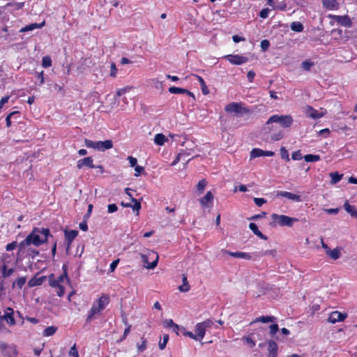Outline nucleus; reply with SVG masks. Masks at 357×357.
I'll return each instance as SVG.
<instances>
[{
  "label": "nucleus",
  "mask_w": 357,
  "mask_h": 357,
  "mask_svg": "<svg viewBox=\"0 0 357 357\" xmlns=\"http://www.w3.org/2000/svg\"><path fill=\"white\" fill-rule=\"evenodd\" d=\"M118 210V207L115 204H109L107 206V211L109 213H112Z\"/></svg>",
  "instance_id": "obj_59"
},
{
  "label": "nucleus",
  "mask_w": 357,
  "mask_h": 357,
  "mask_svg": "<svg viewBox=\"0 0 357 357\" xmlns=\"http://www.w3.org/2000/svg\"><path fill=\"white\" fill-rule=\"evenodd\" d=\"M167 140V137L162 133H158L155 135L154 138V142L157 145L162 146L165 144V142Z\"/></svg>",
  "instance_id": "obj_32"
},
{
  "label": "nucleus",
  "mask_w": 357,
  "mask_h": 357,
  "mask_svg": "<svg viewBox=\"0 0 357 357\" xmlns=\"http://www.w3.org/2000/svg\"><path fill=\"white\" fill-rule=\"evenodd\" d=\"M13 314H14V310L10 307H8L5 312V314L0 317V327L1 326L2 323L4 320L10 326L15 325V320L13 317Z\"/></svg>",
  "instance_id": "obj_10"
},
{
  "label": "nucleus",
  "mask_w": 357,
  "mask_h": 357,
  "mask_svg": "<svg viewBox=\"0 0 357 357\" xmlns=\"http://www.w3.org/2000/svg\"><path fill=\"white\" fill-rule=\"evenodd\" d=\"M109 298L107 296L103 294L92 305L91 310L89 311L86 321L91 322L96 315L100 314L108 305Z\"/></svg>",
  "instance_id": "obj_2"
},
{
  "label": "nucleus",
  "mask_w": 357,
  "mask_h": 357,
  "mask_svg": "<svg viewBox=\"0 0 357 357\" xmlns=\"http://www.w3.org/2000/svg\"><path fill=\"white\" fill-rule=\"evenodd\" d=\"M56 330H57V327H56V326H48L44 330L43 335V336H46V337L53 335L56 333Z\"/></svg>",
  "instance_id": "obj_33"
},
{
  "label": "nucleus",
  "mask_w": 357,
  "mask_h": 357,
  "mask_svg": "<svg viewBox=\"0 0 357 357\" xmlns=\"http://www.w3.org/2000/svg\"><path fill=\"white\" fill-rule=\"evenodd\" d=\"M260 46L263 51H266L270 46V43L268 40H263L261 42Z\"/></svg>",
  "instance_id": "obj_55"
},
{
  "label": "nucleus",
  "mask_w": 357,
  "mask_h": 357,
  "mask_svg": "<svg viewBox=\"0 0 357 357\" xmlns=\"http://www.w3.org/2000/svg\"><path fill=\"white\" fill-rule=\"evenodd\" d=\"M183 284L178 287V289L182 292H187L190 290V286L188 282L187 276L185 274L182 275Z\"/></svg>",
  "instance_id": "obj_28"
},
{
  "label": "nucleus",
  "mask_w": 357,
  "mask_h": 357,
  "mask_svg": "<svg viewBox=\"0 0 357 357\" xmlns=\"http://www.w3.org/2000/svg\"><path fill=\"white\" fill-rule=\"evenodd\" d=\"M13 268H7V266L4 264L2 266V275L3 278H8L13 273Z\"/></svg>",
  "instance_id": "obj_38"
},
{
  "label": "nucleus",
  "mask_w": 357,
  "mask_h": 357,
  "mask_svg": "<svg viewBox=\"0 0 357 357\" xmlns=\"http://www.w3.org/2000/svg\"><path fill=\"white\" fill-rule=\"evenodd\" d=\"M225 58L231 63L234 65H241L246 63L248 59L247 57L241 56V55H232L229 54L225 56Z\"/></svg>",
  "instance_id": "obj_11"
},
{
  "label": "nucleus",
  "mask_w": 357,
  "mask_h": 357,
  "mask_svg": "<svg viewBox=\"0 0 357 357\" xmlns=\"http://www.w3.org/2000/svg\"><path fill=\"white\" fill-rule=\"evenodd\" d=\"M185 152L180 153L177 155L176 159L172 162V166H174L179 160H181L185 155H188Z\"/></svg>",
  "instance_id": "obj_54"
},
{
  "label": "nucleus",
  "mask_w": 357,
  "mask_h": 357,
  "mask_svg": "<svg viewBox=\"0 0 357 357\" xmlns=\"http://www.w3.org/2000/svg\"><path fill=\"white\" fill-rule=\"evenodd\" d=\"M139 255L145 268L153 269L157 266L159 257L154 251L147 250L146 253H140Z\"/></svg>",
  "instance_id": "obj_3"
},
{
  "label": "nucleus",
  "mask_w": 357,
  "mask_h": 357,
  "mask_svg": "<svg viewBox=\"0 0 357 357\" xmlns=\"http://www.w3.org/2000/svg\"><path fill=\"white\" fill-rule=\"evenodd\" d=\"M331 178V184L334 185L338 183L342 178L343 174H339L337 172L330 173Z\"/></svg>",
  "instance_id": "obj_31"
},
{
  "label": "nucleus",
  "mask_w": 357,
  "mask_h": 357,
  "mask_svg": "<svg viewBox=\"0 0 357 357\" xmlns=\"http://www.w3.org/2000/svg\"><path fill=\"white\" fill-rule=\"evenodd\" d=\"M17 243L16 241H13L10 243H8L6 247V249L7 251H11L13 250H14L15 248H17Z\"/></svg>",
  "instance_id": "obj_61"
},
{
  "label": "nucleus",
  "mask_w": 357,
  "mask_h": 357,
  "mask_svg": "<svg viewBox=\"0 0 357 357\" xmlns=\"http://www.w3.org/2000/svg\"><path fill=\"white\" fill-rule=\"evenodd\" d=\"M291 29L294 31L301 32L303 30V26L299 22H294L291 24Z\"/></svg>",
  "instance_id": "obj_37"
},
{
  "label": "nucleus",
  "mask_w": 357,
  "mask_h": 357,
  "mask_svg": "<svg viewBox=\"0 0 357 357\" xmlns=\"http://www.w3.org/2000/svg\"><path fill=\"white\" fill-rule=\"evenodd\" d=\"M280 154H281V158L282 159L285 160L286 161L290 160L288 151L285 149V147H281Z\"/></svg>",
  "instance_id": "obj_45"
},
{
  "label": "nucleus",
  "mask_w": 357,
  "mask_h": 357,
  "mask_svg": "<svg viewBox=\"0 0 357 357\" xmlns=\"http://www.w3.org/2000/svg\"><path fill=\"white\" fill-rule=\"evenodd\" d=\"M130 87H125V88H122V89H120L119 90H117L116 93V96L117 97H119L123 94H125L126 93H127L128 91H129L130 90Z\"/></svg>",
  "instance_id": "obj_53"
},
{
  "label": "nucleus",
  "mask_w": 357,
  "mask_h": 357,
  "mask_svg": "<svg viewBox=\"0 0 357 357\" xmlns=\"http://www.w3.org/2000/svg\"><path fill=\"white\" fill-rule=\"evenodd\" d=\"M341 248H336L333 250H330L327 255L333 260L339 259L341 256Z\"/></svg>",
  "instance_id": "obj_27"
},
{
  "label": "nucleus",
  "mask_w": 357,
  "mask_h": 357,
  "mask_svg": "<svg viewBox=\"0 0 357 357\" xmlns=\"http://www.w3.org/2000/svg\"><path fill=\"white\" fill-rule=\"evenodd\" d=\"M85 145L88 147V148H93L94 149H97V144H98V142H93L92 140H90V139H86L85 141Z\"/></svg>",
  "instance_id": "obj_47"
},
{
  "label": "nucleus",
  "mask_w": 357,
  "mask_h": 357,
  "mask_svg": "<svg viewBox=\"0 0 357 357\" xmlns=\"http://www.w3.org/2000/svg\"><path fill=\"white\" fill-rule=\"evenodd\" d=\"M49 283H50V285L52 287H54V288H57L59 287V286H61V284L59 283V281L54 279V275L52 274L50 275L49 277Z\"/></svg>",
  "instance_id": "obj_41"
},
{
  "label": "nucleus",
  "mask_w": 357,
  "mask_h": 357,
  "mask_svg": "<svg viewBox=\"0 0 357 357\" xmlns=\"http://www.w3.org/2000/svg\"><path fill=\"white\" fill-rule=\"evenodd\" d=\"M268 355L267 357H277L278 346V344L273 340L268 341Z\"/></svg>",
  "instance_id": "obj_14"
},
{
  "label": "nucleus",
  "mask_w": 357,
  "mask_h": 357,
  "mask_svg": "<svg viewBox=\"0 0 357 357\" xmlns=\"http://www.w3.org/2000/svg\"><path fill=\"white\" fill-rule=\"evenodd\" d=\"M291 158L294 160H299L303 158V155L301 153V151L300 150H298L296 151H294L291 155Z\"/></svg>",
  "instance_id": "obj_49"
},
{
  "label": "nucleus",
  "mask_w": 357,
  "mask_h": 357,
  "mask_svg": "<svg viewBox=\"0 0 357 357\" xmlns=\"http://www.w3.org/2000/svg\"><path fill=\"white\" fill-rule=\"evenodd\" d=\"M268 1V4L271 6L273 8H278V9H280V10H284L286 7V5H283V6H275V0H267Z\"/></svg>",
  "instance_id": "obj_50"
},
{
  "label": "nucleus",
  "mask_w": 357,
  "mask_h": 357,
  "mask_svg": "<svg viewBox=\"0 0 357 357\" xmlns=\"http://www.w3.org/2000/svg\"><path fill=\"white\" fill-rule=\"evenodd\" d=\"M273 123H278L283 128H289L293 123V119L290 115H278L275 114L271 116L266 121V126H268L270 124ZM268 130H271V128L268 127Z\"/></svg>",
  "instance_id": "obj_4"
},
{
  "label": "nucleus",
  "mask_w": 357,
  "mask_h": 357,
  "mask_svg": "<svg viewBox=\"0 0 357 357\" xmlns=\"http://www.w3.org/2000/svg\"><path fill=\"white\" fill-rule=\"evenodd\" d=\"M142 342L137 343V347L139 351L142 352L146 348V340L144 338H141Z\"/></svg>",
  "instance_id": "obj_44"
},
{
  "label": "nucleus",
  "mask_w": 357,
  "mask_h": 357,
  "mask_svg": "<svg viewBox=\"0 0 357 357\" xmlns=\"http://www.w3.org/2000/svg\"><path fill=\"white\" fill-rule=\"evenodd\" d=\"M275 155V153L271 151H264L260 149H253L250 152V158H255L262 156L271 157Z\"/></svg>",
  "instance_id": "obj_12"
},
{
  "label": "nucleus",
  "mask_w": 357,
  "mask_h": 357,
  "mask_svg": "<svg viewBox=\"0 0 357 357\" xmlns=\"http://www.w3.org/2000/svg\"><path fill=\"white\" fill-rule=\"evenodd\" d=\"M344 208L347 213H350V215H351V213L355 210V207L350 205L347 202L344 203Z\"/></svg>",
  "instance_id": "obj_52"
},
{
  "label": "nucleus",
  "mask_w": 357,
  "mask_h": 357,
  "mask_svg": "<svg viewBox=\"0 0 357 357\" xmlns=\"http://www.w3.org/2000/svg\"><path fill=\"white\" fill-rule=\"evenodd\" d=\"M213 195L211 191L206 192V194L200 199V204L204 206H208L209 202H212L213 200Z\"/></svg>",
  "instance_id": "obj_25"
},
{
  "label": "nucleus",
  "mask_w": 357,
  "mask_h": 357,
  "mask_svg": "<svg viewBox=\"0 0 357 357\" xmlns=\"http://www.w3.org/2000/svg\"><path fill=\"white\" fill-rule=\"evenodd\" d=\"M69 355L72 356L73 357H79V354L77 350V348L75 347V344H74L70 349Z\"/></svg>",
  "instance_id": "obj_58"
},
{
  "label": "nucleus",
  "mask_w": 357,
  "mask_h": 357,
  "mask_svg": "<svg viewBox=\"0 0 357 357\" xmlns=\"http://www.w3.org/2000/svg\"><path fill=\"white\" fill-rule=\"evenodd\" d=\"M119 263V259H116L114 261H113L111 264H110V266H109V269H110V272H114V270L116 269L118 264Z\"/></svg>",
  "instance_id": "obj_63"
},
{
  "label": "nucleus",
  "mask_w": 357,
  "mask_h": 357,
  "mask_svg": "<svg viewBox=\"0 0 357 357\" xmlns=\"http://www.w3.org/2000/svg\"><path fill=\"white\" fill-rule=\"evenodd\" d=\"M223 253H225L227 255H229L231 257H236V258H241L245 259H251L252 256L250 253L244 252H231L229 250H223Z\"/></svg>",
  "instance_id": "obj_15"
},
{
  "label": "nucleus",
  "mask_w": 357,
  "mask_h": 357,
  "mask_svg": "<svg viewBox=\"0 0 357 357\" xmlns=\"http://www.w3.org/2000/svg\"><path fill=\"white\" fill-rule=\"evenodd\" d=\"M324 6L329 10H335L338 8V3L336 0H322Z\"/></svg>",
  "instance_id": "obj_24"
},
{
  "label": "nucleus",
  "mask_w": 357,
  "mask_h": 357,
  "mask_svg": "<svg viewBox=\"0 0 357 357\" xmlns=\"http://www.w3.org/2000/svg\"><path fill=\"white\" fill-rule=\"evenodd\" d=\"M117 72V68L114 63L111 64L110 76L115 77Z\"/></svg>",
  "instance_id": "obj_62"
},
{
  "label": "nucleus",
  "mask_w": 357,
  "mask_h": 357,
  "mask_svg": "<svg viewBox=\"0 0 357 357\" xmlns=\"http://www.w3.org/2000/svg\"><path fill=\"white\" fill-rule=\"evenodd\" d=\"M84 166H86L89 168L96 167L93 163V159L91 157H86L77 161V167L78 169H82Z\"/></svg>",
  "instance_id": "obj_18"
},
{
  "label": "nucleus",
  "mask_w": 357,
  "mask_h": 357,
  "mask_svg": "<svg viewBox=\"0 0 357 357\" xmlns=\"http://www.w3.org/2000/svg\"><path fill=\"white\" fill-rule=\"evenodd\" d=\"M78 231L70 230L65 231V238L68 243V246H70L73 241L77 236Z\"/></svg>",
  "instance_id": "obj_22"
},
{
  "label": "nucleus",
  "mask_w": 357,
  "mask_h": 357,
  "mask_svg": "<svg viewBox=\"0 0 357 357\" xmlns=\"http://www.w3.org/2000/svg\"><path fill=\"white\" fill-rule=\"evenodd\" d=\"M283 137V133L282 132H278L277 133L273 134L271 137V139L273 141L280 140Z\"/></svg>",
  "instance_id": "obj_56"
},
{
  "label": "nucleus",
  "mask_w": 357,
  "mask_h": 357,
  "mask_svg": "<svg viewBox=\"0 0 357 357\" xmlns=\"http://www.w3.org/2000/svg\"><path fill=\"white\" fill-rule=\"evenodd\" d=\"M276 320V318L273 316H261L257 317L253 322H262V323H268V322H274Z\"/></svg>",
  "instance_id": "obj_29"
},
{
  "label": "nucleus",
  "mask_w": 357,
  "mask_h": 357,
  "mask_svg": "<svg viewBox=\"0 0 357 357\" xmlns=\"http://www.w3.org/2000/svg\"><path fill=\"white\" fill-rule=\"evenodd\" d=\"M252 334L248 336H245L242 338L243 340L245 342V343L250 348H253L256 345L255 340L251 337Z\"/></svg>",
  "instance_id": "obj_35"
},
{
  "label": "nucleus",
  "mask_w": 357,
  "mask_h": 357,
  "mask_svg": "<svg viewBox=\"0 0 357 357\" xmlns=\"http://www.w3.org/2000/svg\"><path fill=\"white\" fill-rule=\"evenodd\" d=\"M213 325V321L208 319L203 322L198 323L195 326V333L196 335H197L198 340L201 341L204 338L206 330L209 328H211Z\"/></svg>",
  "instance_id": "obj_7"
},
{
  "label": "nucleus",
  "mask_w": 357,
  "mask_h": 357,
  "mask_svg": "<svg viewBox=\"0 0 357 357\" xmlns=\"http://www.w3.org/2000/svg\"><path fill=\"white\" fill-rule=\"evenodd\" d=\"M206 184L207 181L205 179H202L199 181V183L197 185V190L199 194H202L204 192V188L206 186Z\"/></svg>",
  "instance_id": "obj_40"
},
{
  "label": "nucleus",
  "mask_w": 357,
  "mask_h": 357,
  "mask_svg": "<svg viewBox=\"0 0 357 357\" xmlns=\"http://www.w3.org/2000/svg\"><path fill=\"white\" fill-rule=\"evenodd\" d=\"M46 280V276H40L39 278H33L29 281V287H35L41 285Z\"/></svg>",
  "instance_id": "obj_23"
},
{
  "label": "nucleus",
  "mask_w": 357,
  "mask_h": 357,
  "mask_svg": "<svg viewBox=\"0 0 357 357\" xmlns=\"http://www.w3.org/2000/svg\"><path fill=\"white\" fill-rule=\"evenodd\" d=\"M42 66L44 68H48L52 66V59L50 56H44L42 59Z\"/></svg>",
  "instance_id": "obj_43"
},
{
  "label": "nucleus",
  "mask_w": 357,
  "mask_h": 357,
  "mask_svg": "<svg viewBox=\"0 0 357 357\" xmlns=\"http://www.w3.org/2000/svg\"><path fill=\"white\" fill-rule=\"evenodd\" d=\"M301 66L304 70L309 71L314 66V63L310 60H306L302 63Z\"/></svg>",
  "instance_id": "obj_42"
},
{
  "label": "nucleus",
  "mask_w": 357,
  "mask_h": 357,
  "mask_svg": "<svg viewBox=\"0 0 357 357\" xmlns=\"http://www.w3.org/2000/svg\"><path fill=\"white\" fill-rule=\"evenodd\" d=\"M305 112L309 117L314 119H319L324 116V112H319L311 106H307L305 108Z\"/></svg>",
  "instance_id": "obj_17"
},
{
  "label": "nucleus",
  "mask_w": 357,
  "mask_h": 357,
  "mask_svg": "<svg viewBox=\"0 0 357 357\" xmlns=\"http://www.w3.org/2000/svg\"><path fill=\"white\" fill-rule=\"evenodd\" d=\"M271 218L282 227H291L294 222L298 221V219L296 218H291L284 215H278L276 213L272 214Z\"/></svg>",
  "instance_id": "obj_8"
},
{
  "label": "nucleus",
  "mask_w": 357,
  "mask_h": 357,
  "mask_svg": "<svg viewBox=\"0 0 357 357\" xmlns=\"http://www.w3.org/2000/svg\"><path fill=\"white\" fill-rule=\"evenodd\" d=\"M131 202L133 204L131 203V206H130L129 208H132L134 211H136L138 213L141 208V203L135 198H132Z\"/></svg>",
  "instance_id": "obj_39"
},
{
  "label": "nucleus",
  "mask_w": 357,
  "mask_h": 357,
  "mask_svg": "<svg viewBox=\"0 0 357 357\" xmlns=\"http://www.w3.org/2000/svg\"><path fill=\"white\" fill-rule=\"evenodd\" d=\"M347 315L344 313H341L338 311H335L331 313L328 321L330 323L335 324L337 321H342L347 318Z\"/></svg>",
  "instance_id": "obj_13"
},
{
  "label": "nucleus",
  "mask_w": 357,
  "mask_h": 357,
  "mask_svg": "<svg viewBox=\"0 0 357 357\" xmlns=\"http://www.w3.org/2000/svg\"><path fill=\"white\" fill-rule=\"evenodd\" d=\"M196 77L197 78L199 84H200V86H201V89H202V92L204 95H208L209 93V90L204 80V79L199 76V75H195Z\"/></svg>",
  "instance_id": "obj_30"
},
{
  "label": "nucleus",
  "mask_w": 357,
  "mask_h": 357,
  "mask_svg": "<svg viewBox=\"0 0 357 357\" xmlns=\"http://www.w3.org/2000/svg\"><path fill=\"white\" fill-rule=\"evenodd\" d=\"M303 158L304 160L307 162H317L320 160V156L319 155L307 154L305 155Z\"/></svg>",
  "instance_id": "obj_36"
},
{
  "label": "nucleus",
  "mask_w": 357,
  "mask_h": 357,
  "mask_svg": "<svg viewBox=\"0 0 357 357\" xmlns=\"http://www.w3.org/2000/svg\"><path fill=\"white\" fill-rule=\"evenodd\" d=\"M254 202L257 206H261L266 202V200L264 198H254Z\"/></svg>",
  "instance_id": "obj_60"
},
{
  "label": "nucleus",
  "mask_w": 357,
  "mask_h": 357,
  "mask_svg": "<svg viewBox=\"0 0 357 357\" xmlns=\"http://www.w3.org/2000/svg\"><path fill=\"white\" fill-rule=\"evenodd\" d=\"M0 351L4 357H16L17 350L15 344L0 342Z\"/></svg>",
  "instance_id": "obj_9"
},
{
  "label": "nucleus",
  "mask_w": 357,
  "mask_h": 357,
  "mask_svg": "<svg viewBox=\"0 0 357 357\" xmlns=\"http://www.w3.org/2000/svg\"><path fill=\"white\" fill-rule=\"evenodd\" d=\"M50 236V231L48 228L34 227L26 237V243H32L34 247H38L46 243Z\"/></svg>",
  "instance_id": "obj_1"
},
{
  "label": "nucleus",
  "mask_w": 357,
  "mask_h": 357,
  "mask_svg": "<svg viewBox=\"0 0 357 357\" xmlns=\"http://www.w3.org/2000/svg\"><path fill=\"white\" fill-rule=\"evenodd\" d=\"M270 333L271 335H274L279 330L278 325L276 324H272L269 326Z\"/></svg>",
  "instance_id": "obj_57"
},
{
  "label": "nucleus",
  "mask_w": 357,
  "mask_h": 357,
  "mask_svg": "<svg viewBox=\"0 0 357 357\" xmlns=\"http://www.w3.org/2000/svg\"><path fill=\"white\" fill-rule=\"evenodd\" d=\"M182 331H183V335L185 336H187V337H190L191 339H193L195 340H198L197 339V335H196V334H194L192 333V332L190 331H185V328H182Z\"/></svg>",
  "instance_id": "obj_48"
},
{
  "label": "nucleus",
  "mask_w": 357,
  "mask_h": 357,
  "mask_svg": "<svg viewBox=\"0 0 357 357\" xmlns=\"http://www.w3.org/2000/svg\"><path fill=\"white\" fill-rule=\"evenodd\" d=\"M249 228L250 230L258 237H259L261 239L266 240L267 239V237L264 236L259 229L255 223H250Z\"/></svg>",
  "instance_id": "obj_26"
},
{
  "label": "nucleus",
  "mask_w": 357,
  "mask_h": 357,
  "mask_svg": "<svg viewBox=\"0 0 357 357\" xmlns=\"http://www.w3.org/2000/svg\"><path fill=\"white\" fill-rule=\"evenodd\" d=\"M26 282V278L25 277H21L17 279L13 283V287H17L19 289H22L24 284Z\"/></svg>",
  "instance_id": "obj_34"
},
{
  "label": "nucleus",
  "mask_w": 357,
  "mask_h": 357,
  "mask_svg": "<svg viewBox=\"0 0 357 357\" xmlns=\"http://www.w3.org/2000/svg\"><path fill=\"white\" fill-rule=\"evenodd\" d=\"M113 143L111 140H105L104 142L98 141V144L96 146L97 150L104 151L107 149H109L112 148Z\"/></svg>",
  "instance_id": "obj_21"
},
{
  "label": "nucleus",
  "mask_w": 357,
  "mask_h": 357,
  "mask_svg": "<svg viewBox=\"0 0 357 357\" xmlns=\"http://www.w3.org/2000/svg\"><path fill=\"white\" fill-rule=\"evenodd\" d=\"M276 197H286L289 199H291V200H293L295 202H301V198L300 195H295V194H293L291 192H287V191H277Z\"/></svg>",
  "instance_id": "obj_16"
},
{
  "label": "nucleus",
  "mask_w": 357,
  "mask_h": 357,
  "mask_svg": "<svg viewBox=\"0 0 357 357\" xmlns=\"http://www.w3.org/2000/svg\"><path fill=\"white\" fill-rule=\"evenodd\" d=\"M153 83L155 89L162 91L163 90V84L162 82L158 80V79H153Z\"/></svg>",
  "instance_id": "obj_51"
},
{
  "label": "nucleus",
  "mask_w": 357,
  "mask_h": 357,
  "mask_svg": "<svg viewBox=\"0 0 357 357\" xmlns=\"http://www.w3.org/2000/svg\"><path fill=\"white\" fill-rule=\"evenodd\" d=\"M169 92L170 93H173V94L186 93L189 96L192 97L194 100L195 99V97L192 92H190V91H188L187 89H183V88L171 86L169 88Z\"/></svg>",
  "instance_id": "obj_20"
},
{
  "label": "nucleus",
  "mask_w": 357,
  "mask_h": 357,
  "mask_svg": "<svg viewBox=\"0 0 357 357\" xmlns=\"http://www.w3.org/2000/svg\"><path fill=\"white\" fill-rule=\"evenodd\" d=\"M33 247L32 243L26 244L24 239L18 245V255L23 257H31L34 258L39 255V252Z\"/></svg>",
  "instance_id": "obj_5"
},
{
  "label": "nucleus",
  "mask_w": 357,
  "mask_h": 357,
  "mask_svg": "<svg viewBox=\"0 0 357 357\" xmlns=\"http://www.w3.org/2000/svg\"><path fill=\"white\" fill-rule=\"evenodd\" d=\"M168 340H169V335H164L162 341H160V342H159V348L161 350H162L165 348Z\"/></svg>",
  "instance_id": "obj_46"
},
{
  "label": "nucleus",
  "mask_w": 357,
  "mask_h": 357,
  "mask_svg": "<svg viewBox=\"0 0 357 357\" xmlns=\"http://www.w3.org/2000/svg\"><path fill=\"white\" fill-rule=\"evenodd\" d=\"M45 24V22L43 21L41 23H31L30 24H28L25 26L24 27H22L20 30V33L26 32V31H31L36 29H41L43 27Z\"/></svg>",
  "instance_id": "obj_19"
},
{
  "label": "nucleus",
  "mask_w": 357,
  "mask_h": 357,
  "mask_svg": "<svg viewBox=\"0 0 357 357\" xmlns=\"http://www.w3.org/2000/svg\"><path fill=\"white\" fill-rule=\"evenodd\" d=\"M56 289H57V290H56L57 296H59V297L63 296L65 294L64 287L62 285H61L59 287H57Z\"/></svg>",
  "instance_id": "obj_64"
},
{
  "label": "nucleus",
  "mask_w": 357,
  "mask_h": 357,
  "mask_svg": "<svg viewBox=\"0 0 357 357\" xmlns=\"http://www.w3.org/2000/svg\"><path fill=\"white\" fill-rule=\"evenodd\" d=\"M225 112L228 113H234L238 116H243L250 113L249 109L243 107L242 102H231L227 105L225 107Z\"/></svg>",
  "instance_id": "obj_6"
}]
</instances>
